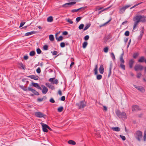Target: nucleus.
Segmentation results:
<instances>
[{"mask_svg":"<svg viewBox=\"0 0 146 146\" xmlns=\"http://www.w3.org/2000/svg\"><path fill=\"white\" fill-rule=\"evenodd\" d=\"M111 67H110L109 70V74L108 75V77H109L111 75Z\"/></svg>","mask_w":146,"mask_h":146,"instance_id":"57","label":"nucleus"},{"mask_svg":"<svg viewBox=\"0 0 146 146\" xmlns=\"http://www.w3.org/2000/svg\"><path fill=\"white\" fill-rule=\"evenodd\" d=\"M68 33L66 31H64L62 33V34L64 35H68Z\"/></svg>","mask_w":146,"mask_h":146,"instance_id":"60","label":"nucleus"},{"mask_svg":"<svg viewBox=\"0 0 146 146\" xmlns=\"http://www.w3.org/2000/svg\"><path fill=\"white\" fill-rule=\"evenodd\" d=\"M133 86L135 88L141 92L143 93L145 91V88L142 86H137L135 85H134Z\"/></svg>","mask_w":146,"mask_h":146,"instance_id":"5","label":"nucleus"},{"mask_svg":"<svg viewBox=\"0 0 146 146\" xmlns=\"http://www.w3.org/2000/svg\"><path fill=\"white\" fill-rule=\"evenodd\" d=\"M44 98H45L46 99V96H44L42 98H38L37 99V101L39 102H41L44 100Z\"/></svg>","mask_w":146,"mask_h":146,"instance_id":"32","label":"nucleus"},{"mask_svg":"<svg viewBox=\"0 0 146 146\" xmlns=\"http://www.w3.org/2000/svg\"><path fill=\"white\" fill-rule=\"evenodd\" d=\"M115 113L119 118L123 119L127 118L126 114L124 111L121 112L119 110H117L115 111Z\"/></svg>","mask_w":146,"mask_h":146,"instance_id":"2","label":"nucleus"},{"mask_svg":"<svg viewBox=\"0 0 146 146\" xmlns=\"http://www.w3.org/2000/svg\"><path fill=\"white\" fill-rule=\"evenodd\" d=\"M68 143L70 144L75 145L76 144V142L72 140H70L68 141Z\"/></svg>","mask_w":146,"mask_h":146,"instance_id":"28","label":"nucleus"},{"mask_svg":"<svg viewBox=\"0 0 146 146\" xmlns=\"http://www.w3.org/2000/svg\"><path fill=\"white\" fill-rule=\"evenodd\" d=\"M51 52L53 55H56L58 53L57 51H54L53 52L52 51Z\"/></svg>","mask_w":146,"mask_h":146,"instance_id":"48","label":"nucleus"},{"mask_svg":"<svg viewBox=\"0 0 146 146\" xmlns=\"http://www.w3.org/2000/svg\"><path fill=\"white\" fill-rule=\"evenodd\" d=\"M36 51L37 53L38 54H41L42 52L41 50L39 48H38L37 49Z\"/></svg>","mask_w":146,"mask_h":146,"instance_id":"44","label":"nucleus"},{"mask_svg":"<svg viewBox=\"0 0 146 146\" xmlns=\"http://www.w3.org/2000/svg\"><path fill=\"white\" fill-rule=\"evenodd\" d=\"M60 46L61 48L64 47L65 46V43L64 42H62L60 44Z\"/></svg>","mask_w":146,"mask_h":146,"instance_id":"47","label":"nucleus"},{"mask_svg":"<svg viewBox=\"0 0 146 146\" xmlns=\"http://www.w3.org/2000/svg\"><path fill=\"white\" fill-rule=\"evenodd\" d=\"M143 136L142 132L140 131H137L135 134V137L139 141H140Z\"/></svg>","mask_w":146,"mask_h":146,"instance_id":"4","label":"nucleus"},{"mask_svg":"<svg viewBox=\"0 0 146 146\" xmlns=\"http://www.w3.org/2000/svg\"><path fill=\"white\" fill-rule=\"evenodd\" d=\"M28 90L29 91H31L35 95L38 96L39 95V94L38 92L31 87H29L28 88Z\"/></svg>","mask_w":146,"mask_h":146,"instance_id":"13","label":"nucleus"},{"mask_svg":"<svg viewBox=\"0 0 146 146\" xmlns=\"http://www.w3.org/2000/svg\"><path fill=\"white\" fill-rule=\"evenodd\" d=\"M129 32L128 31H126L125 33V35L126 36H129Z\"/></svg>","mask_w":146,"mask_h":146,"instance_id":"50","label":"nucleus"},{"mask_svg":"<svg viewBox=\"0 0 146 146\" xmlns=\"http://www.w3.org/2000/svg\"><path fill=\"white\" fill-rule=\"evenodd\" d=\"M108 50V47H106L104 48V51L105 53H107Z\"/></svg>","mask_w":146,"mask_h":146,"instance_id":"43","label":"nucleus"},{"mask_svg":"<svg viewBox=\"0 0 146 146\" xmlns=\"http://www.w3.org/2000/svg\"><path fill=\"white\" fill-rule=\"evenodd\" d=\"M111 19H110L109 21H108L102 25L100 26V27H103L105 26L108 23L111 21Z\"/></svg>","mask_w":146,"mask_h":146,"instance_id":"37","label":"nucleus"},{"mask_svg":"<svg viewBox=\"0 0 146 146\" xmlns=\"http://www.w3.org/2000/svg\"><path fill=\"white\" fill-rule=\"evenodd\" d=\"M89 36L88 35H86L84 37V39L85 40H88Z\"/></svg>","mask_w":146,"mask_h":146,"instance_id":"51","label":"nucleus"},{"mask_svg":"<svg viewBox=\"0 0 146 146\" xmlns=\"http://www.w3.org/2000/svg\"><path fill=\"white\" fill-rule=\"evenodd\" d=\"M37 32L35 31H32L30 32L26 33L25 34V36H29L34 34L36 33Z\"/></svg>","mask_w":146,"mask_h":146,"instance_id":"22","label":"nucleus"},{"mask_svg":"<svg viewBox=\"0 0 146 146\" xmlns=\"http://www.w3.org/2000/svg\"><path fill=\"white\" fill-rule=\"evenodd\" d=\"M53 21V18L52 16H50L47 19V21L48 22H52Z\"/></svg>","mask_w":146,"mask_h":146,"instance_id":"25","label":"nucleus"},{"mask_svg":"<svg viewBox=\"0 0 146 146\" xmlns=\"http://www.w3.org/2000/svg\"><path fill=\"white\" fill-rule=\"evenodd\" d=\"M88 42H84L82 44V47L83 48H86L87 45H88Z\"/></svg>","mask_w":146,"mask_h":146,"instance_id":"31","label":"nucleus"},{"mask_svg":"<svg viewBox=\"0 0 146 146\" xmlns=\"http://www.w3.org/2000/svg\"><path fill=\"white\" fill-rule=\"evenodd\" d=\"M145 57L143 56H142L141 57L138 59V62L140 63L143 62H145Z\"/></svg>","mask_w":146,"mask_h":146,"instance_id":"23","label":"nucleus"},{"mask_svg":"<svg viewBox=\"0 0 146 146\" xmlns=\"http://www.w3.org/2000/svg\"><path fill=\"white\" fill-rule=\"evenodd\" d=\"M35 54V52L34 51H32L29 53V55L31 56H34Z\"/></svg>","mask_w":146,"mask_h":146,"instance_id":"36","label":"nucleus"},{"mask_svg":"<svg viewBox=\"0 0 146 146\" xmlns=\"http://www.w3.org/2000/svg\"><path fill=\"white\" fill-rule=\"evenodd\" d=\"M140 110L139 107L137 105L133 106L132 107V110L133 111H137Z\"/></svg>","mask_w":146,"mask_h":146,"instance_id":"20","label":"nucleus"},{"mask_svg":"<svg viewBox=\"0 0 146 146\" xmlns=\"http://www.w3.org/2000/svg\"><path fill=\"white\" fill-rule=\"evenodd\" d=\"M99 71L100 74H102L104 72V68L103 65L101 64L99 68Z\"/></svg>","mask_w":146,"mask_h":146,"instance_id":"16","label":"nucleus"},{"mask_svg":"<svg viewBox=\"0 0 146 146\" xmlns=\"http://www.w3.org/2000/svg\"><path fill=\"white\" fill-rule=\"evenodd\" d=\"M82 9H84V7H81L79 9H74L72 10L71 11L72 13H74V12H76L78 11L79 10H80Z\"/></svg>","mask_w":146,"mask_h":146,"instance_id":"29","label":"nucleus"},{"mask_svg":"<svg viewBox=\"0 0 146 146\" xmlns=\"http://www.w3.org/2000/svg\"><path fill=\"white\" fill-rule=\"evenodd\" d=\"M131 5H127L125 6L124 7H123L121 8L119 10V13L120 14L123 13L125 11V9L130 7Z\"/></svg>","mask_w":146,"mask_h":146,"instance_id":"9","label":"nucleus"},{"mask_svg":"<svg viewBox=\"0 0 146 146\" xmlns=\"http://www.w3.org/2000/svg\"><path fill=\"white\" fill-rule=\"evenodd\" d=\"M25 23V22H21L20 24V25L19 27L20 28V27H23Z\"/></svg>","mask_w":146,"mask_h":146,"instance_id":"53","label":"nucleus"},{"mask_svg":"<svg viewBox=\"0 0 146 146\" xmlns=\"http://www.w3.org/2000/svg\"><path fill=\"white\" fill-rule=\"evenodd\" d=\"M20 65L23 69L24 70L25 69V66H24V65H23V64L22 63H20Z\"/></svg>","mask_w":146,"mask_h":146,"instance_id":"52","label":"nucleus"},{"mask_svg":"<svg viewBox=\"0 0 146 146\" xmlns=\"http://www.w3.org/2000/svg\"><path fill=\"white\" fill-rule=\"evenodd\" d=\"M102 75H100V74L98 75L97 76V77H96L97 79L98 80H101L102 79Z\"/></svg>","mask_w":146,"mask_h":146,"instance_id":"40","label":"nucleus"},{"mask_svg":"<svg viewBox=\"0 0 146 146\" xmlns=\"http://www.w3.org/2000/svg\"><path fill=\"white\" fill-rule=\"evenodd\" d=\"M139 53L137 52L133 54V57L134 58H136L138 56Z\"/></svg>","mask_w":146,"mask_h":146,"instance_id":"35","label":"nucleus"},{"mask_svg":"<svg viewBox=\"0 0 146 146\" xmlns=\"http://www.w3.org/2000/svg\"><path fill=\"white\" fill-rule=\"evenodd\" d=\"M134 62V61L133 59H131L129 60V64L130 68H132Z\"/></svg>","mask_w":146,"mask_h":146,"instance_id":"21","label":"nucleus"},{"mask_svg":"<svg viewBox=\"0 0 146 146\" xmlns=\"http://www.w3.org/2000/svg\"><path fill=\"white\" fill-rule=\"evenodd\" d=\"M82 17H77L76 19V20L77 21V22H79L82 19Z\"/></svg>","mask_w":146,"mask_h":146,"instance_id":"49","label":"nucleus"},{"mask_svg":"<svg viewBox=\"0 0 146 146\" xmlns=\"http://www.w3.org/2000/svg\"><path fill=\"white\" fill-rule=\"evenodd\" d=\"M143 68L142 66L139 64L136 65L134 67V70L136 71L142 70Z\"/></svg>","mask_w":146,"mask_h":146,"instance_id":"7","label":"nucleus"},{"mask_svg":"<svg viewBox=\"0 0 146 146\" xmlns=\"http://www.w3.org/2000/svg\"><path fill=\"white\" fill-rule=\"evenodd\" d=\"M49 81L50 82H52V84H57L58 83V81L57 79H55V78H52L49 79Z\"/></svg>","mask_w":146,"mask_h":146,"instance_id":"12","label":"nucleus"},{"mask_svg":"<svg viewBox=\"0 0 146 146\" xmlns=\"http://www.w3.org/2000/svg\"><path fill=\"white\" fill-rule=\"evenodd\" d=\"M63 109V107L62 106L59 107L58 108V112H60L62 111Z\"/></svg>","mask_w":146,"mask_h":146,"instance_id":"33","label":"nucleus"},{"mask_svg":"<svg viewBox=\"0 0 146 146\" xmlns=\"http://www.w3.org/2000/svg\"><path fill=\"white\" fill-rule=\"evenodd\" d=\"M76 105L78 106L79 109L84 108L86 106V103L85 102L81 101L80 103L77 104Z\"/></svg>","mask_w":146,"mask_h":146,"instance_id":"6","label":"nucleus"},{"mask_svg":"<svg viewBox=\"0 0 146 146\" xmlns=\"http://www.w3.org/2000/svg\"><path fill=\"white\" fill-rule=\"evenodd\" d=\"M32 84L33 86L37 88L38 89L42 90L41 88L38 83L33 82L32 83Z\"/></svg>","mask_w":146,"mask_h":146,"instance_id":"18","label":"nucleus"},{"mask_svg":"<svg viewBox=\"0 0 146 146\" xmlns=\"http://www.w3.org/2000/svg\"><path fill=\"white\" fill-rule=\"evenodd\" d=\"M41 125L42 126V128L43 131L45 132H48V130L47 129V128L49 127V126L43 123H42Z\"/></svg>","mask_w":146,"mask_h":146,"instance_id":"11","label":"nucleus"},{"mask_svg":"<svg viewBox=\"0 0 146 146\" xmlns=\"http://www.w3.org/2000/svg\"><path fill=\"white\" fill-rule=\"evenodd\" d=\"M133 20L135 22L133 27H136L139 22H144L146 21V17L141 15L134 17Z\"/></svg>","mask_w":146,"mask_h":146,"instance_id":"1","label":"nucleus"},{"mask_svg":"<svg viewBox=\"0 0 146 146\" xmlns=\"http://www.w3.org/2000/svg\"><path fill=\"white\" fill-rule=\"evenodd\" d=\"M43 48L44 50H47L48 48V46L47 45H45L43 46Z\"/></svg>","mask_w":146,"mask_h":146,"instance_id":"41","label":"nucleus"},{"mask_svg":"<svg viewBox=\"0 0 146 146\" xmlns=\"http://www.w3.org/2000/svg\"><path fill=\"white\" fill-rule=\"evenodd\" d=\"M142 2H141V3H139L138 4H137L135 5H134L132 7H131L130 8V9H132L134 8L135 7H136V6L139 5L141 4V3H142Z\"/></svg>","mask_w":146,"mask_h":146,"instance_id":"54","label":"nucleus"},{"mask_svg":"<svg viewBox=\"0 0 146 146\" xmlns=\"http://www.w3.org/2000/svg\"><path fill=\"white\" fill-rule=\"evenodd\" d=\"M91 25V23L90 22L87 23L85 25V27H89Z\"/></svg>","mask_w":146,"mask_h":146,"instance_id":"42","label":"nucleus"},{"mask_svg":"<svg viewBox=\"0 0 146 146\" xmlns=\"http://www.w3.org/2000/svg\"><path fill=\"white\" fill-rule=\"evenodd\" d=\"M36 72L38 74H39L40 73L41 70L39 68H38L36 70Z\"/></svg>","mask_w":146,"mask_h":146,"instance_id":"56","label":"nucleus"},{"mask_svg":"<svg viewBox=\"0 0 146 146\" xmlns=\"http://www.w3.org/2000/svg\"><path fill=\"white\" fill-rule=\"evenodd\" d=\"M98 65L96 64L95 65V68L94 70V74L95 75H97L98 74Z\"/></svg>","mask_w":146,"mask_h":146,"instance_id":"27","label":"nucleus"},{"mask_svg":"<svg viewBox=\"0 0 146 146\" xmlns=\"http://www.w3.org/2000/svg\"><path fill=\"white\" fill-rule=\"evenodd\" d=\"M66 20L67 22L69 23L70 24H72L73 23V21L70 19H66Z\"/></svg>","mask_w":146,"mask_h":146,"instance_id":"38","label":"nucleus"},{"mask_svg":"<svg viewBox=\"0 0 146 146\" xmlns=\"http://www.w3.org/2000/svg\"><path fill=\"white\" fill-rule=\"evenodd\" d=\"M123 55L124 53L123 52V53L121 54L119 60L120 63L119 66V67L123 70H125V66L124 64L125 61L123 58Z\"/></svg>","mask_w":146,"mask_h":146,"instance_id":"3","label":"nucleus"},{"mask_svg":"<svg viewBox=\"0 0 146 146\" xmlns=\"http://www.w3.org/2000/svg\"><path fill=\"white\" fill-rule=\"evenodd\" d=\"M104 110L105 111H106L107 110V107L105 106H104Z\"/></svg>","mask_w":146,"mask_h":146,"instance_id":"64","label":"nucleus"},{"mask_svg":"<svg viewBox=\"0 0 146 146\" xmlns=\"http://www.w3.org/2000/svg\"><path fill=\"white\" fill-rule=\"evenodd\" d=\"M111 129L114 131H119L120 130V129L118 127H111Z\"/></svg>","mask_w":146,"mask_h":146,"instance_id":"24","label":"nucleus"},{"mask_svg":"<svg viewBox=\"0 0 146 146\" xmlns=\"http://www.w3.org/2000/svg\"><path fill=\"white\" fill-rule=\"evenodd\" d=\"M49 101L50 102H51L52 103H54L55 102V101L54 100V99L52 98L50 99V100Z\"/></svg>","mask_w":146,"mask_h":146,"instance_id":"58","label":"nucleus"},{"mask_svg":"<svg viewBox=\"0 0 146 146\" xmlns=\"http://www.w3.org/2000/svg\"><path fill=\"white\" fill-rule=\"evenodd\" d=\"M111 57L112 58L113 60H115V57L114 53L113 52L111 53Z\"/></svg>","mask_w":146,"mask_h":146,"instance_id":"34","label":"nucleus"},{"mask_svg":"<svg viewBox=\"0 0 146 146\" xmlns=\"http://www.w3.org/2000/svg\"><path fill=\"white\" fill-rule=\"evenodd\" d=\"M19 87L24 91H27L28 90V88L27 89L26 87H25L23 85H20Z\"/></svg>","mask_w":146,"mask_h":146,"instance_id":"26","label":"nucleus"},{"mask_svg":"<svg viewBox=\"0 0 146 146\" xmlns=\"http://www.w3.org/2000/svg\"><path fill=\"white\" fill-rule=\"evenodd\" d=\"M119 136L124 141L125 140L126 138L125 136L120 135H119Z\"/></svg>","mask_w":146,"mask_h":146,"instance_id":"46","label":"nucleus"},{"mask_svg":"<svg viewBox=\"0 0 146 146\" xmlns=\"http://www.w3.org/2000/svg\"><path fill=\"white\" fill-rule=\"evenodd\" d=\"M59 33H56L55 34V38L58 41H62L63 39V37L62 36H60L59 38L57 37V35Z\"/></svg>","mask_w":146,"mask_h":146,"instance_id":"19","label":"nucleus"},{"mask_svg":"<svg viewBox=\"0 0 146 146\" xmlns=\"http://www.w3.org/2000/svg\"><path fill=\"white\" fill-rule=\"evenodd\" d=\"M35 116L38 117H45L46 116V115H44L42 113L40 112H36L35 113Z\"/></svg>","mask_w":146,"mask_h":146,"instance_id":"8","label":"nucleus"},{"mask_svg":"<svg viewBox=\"0 0 146 146\" xmlns=\"http://www.w3.org/2000/svg\"><path fill=\"white\" fill-rule=\"evenodd\" d=\"M76 3V2H72L68 3H67L63 5L62 7H71L72 5L75 4Z\"/></svg>","mask_w":146,"mask_h":146,"instance_id":"10","label":"nucleus"},{"mask_svg":"<svg viewBox=\"0 0 146 146\" xmlns=\"http://www.w3.org/2000/svg\"><path fill=\"white\" fill-rule=\"evenodd\" d=\"M144 141H146V130L144 131L143 136Z\"/></svg>","mask_w":146,"mask_h":146,"instance_id":"45","label":"nucleus"},{"mask_svg":"<svg viewBox=\"0 0 146 146\" xmlns=\"http://www.w3.org/2000/svg\"><path fill=\"white\" fill-rule=\"evenodd\" d=\"M41 86L42 88V89L41 90L42 93L44 94H46L48 91V88L43 85H42Z\"/></svg>","mask_w":146,"mask_h":146,"instance_id":"14","label":"nucleus"},{"mask_svg":"<svg viewBox=\"0 0 146 146\" xmlns=\"http://www.w3.org/2000/svg\"><path fill=\"white\" fill-rule=\"evenodd\" d=\"M48 87L52 90H54L55 89L54 86L50 84V85L48 86Z\"/></svg>","mask_w":146,"mask_h":146,"instance_id":"39","label":"nucleus"},{"mask_svg":"<svg viewBox=\"0 0 146 146\" xmlns=\"http://www.w3.org/2000/svg\"><path fill=\"white\" fill-rule=\"evenodd\" d=\"M142 2H141V3H139L138 4H137L135 5H134L132 7H131L130 8V9H132L134 8L135 7H136V6L139 5L141 4V3H142Z\"/></svg>","mask_w":146,"mask_h":146,"instance_id":"55","label":"nucleus"},{"mask_svg":"<svg viewBox=\"0 0 146 146\" xmlns=\"http://www.w3.org/2000/svg\"><path fill=\"white\" fill-rule=\"evenodd\" d=\"M49 38L50 40L53 41L54 40V36L52 35H50L49 36Z\"/></svg>","mask_w":146,"mask_h":146,"instance_id":"30","label":"nucleus"},{"mask_svg":"<svg viewBox=\"0 0 146 146\" xmlns=\"http://www.w3.org/2000/svg\"><path fill=\"white\" fill-rule=\"evenodd\" d=\"M27 77L30 78L31 79H34L36 80H38V77L37 76L32 75L27 76Z\"/></svg>","mask_w":146,"mask_h":146,"instance_id":"17","label":"nucleus"},{"mask_svg":"<svg viewBox=\"0 0 146 146\" xmlns=\"http://www.w3.org/2000/svg\"><path fill=\"white\" fill-rule=\"evenodd\" d=\"M24 58L25 60H27L28 59V57L27 55L25 56L24 57Z\"/></svg>","mask_w":146,"mask_h":146,"instance_id":"62","label":"nucleus"},{"mask_svg":"<svg viewBox=\"0 0 146 146\" xmlns=\"http://www.w3.org/2000/svg\"><path fill=\"white\" fill-rule=\"evenodd\" d=\"M143 29H144V28H143V29H142V30H141V31H140V35L137 37V40H140L142 38L143 35L144 33Z\"/></svg>","mask_w":146,"mask_h":146,"instance_id":"15","label":"nucleus"},{"mask_svg":"<svg viewBox=\"0 0 146 146\" xmlns=\"http://www.w3.org/2000/svg\"><path fill=\"white\" fill-rule=\"evenodd\" d=\"M141 75V73H138L137 74V78H140Z\"/></svg>","mask_w":146,"mask_h":146,"instance_id":"59","label":"nucleus"},{"mask_svg":"<svg viewBox=\"0 0 146 146\" xmlns=\"http://www.w3.org/2000/svg\"><path fill=\"white\" fill-rule=\"evenodd\" d=\"M131 39H130L129 40V41L128 42V44L127 45V48H128V47H129V45H130V43L131 42Z\"/></svg>","mask_w":146,"mask_h":146,"instance_id":"63","label":"nucleus"},{"mask_svg":"<svg viewBox=\"0 0 146 146\" xmlns=\"http://www.w3.org/2000/svg\"><path fill=\"white\" fill-rule=\"evenodd\" d=\"M65 99V97L64 96H62L61 98V100L64 101Z\"/></svg>","mask_w":146,"mask_h":146,"instance_id":"61","label":"nucleus"}]
</instances>
